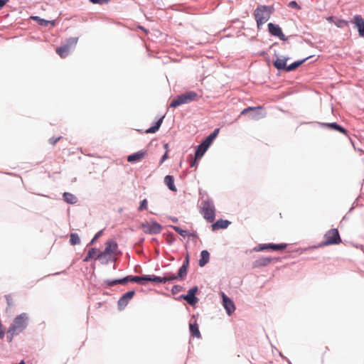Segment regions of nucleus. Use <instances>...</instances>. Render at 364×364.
Returning <instances> with one entry per match:
<instances>
[{
	"label": "nucleus",
	"mask_w": 364,
	"mask_h": 364,
	"mask_svg": "<svg viewBox=\"0 0 364 364\" xmlns=\"http://www.w3.org/2000/svg\"><path fill=\"white\" fill-rule=\"evenodd\" d=\"M341 242L338 230L333 228L326 232L324 235V241L322 242L323 246L331 245H338Z\"/></svg>",
	"instance_id": "6"
},
{
	"label": "nucleus",
	"mask_w": 364,
	"mask_h": 364,
	"mask_svg": "<svg viewBox=\"0 0 364 364\" xmlns=\"http://www.w3.org/2000/svg\"><path fill=\"white\" fill-rule=\"evenodd\" d=\"M168 158V152L166 151L165 154L161 159L160 164H162L166 159Z\"/></svg>",
	"instance_id": "43"
},
{
	"label": "nucleus",
	"mask_w": 364,
	"mask_h": 364,
	"mask_svg": "<svg viewBox=\"0 0 364 364\" xmlns=\"http://www.w3.org/2000/svg\"><path fill=\"white\" fill-rule=\"evenodd\" d=\"M287 245L285 243L282 244H259L253 250L255 252H260L266 250L271 249L274 251L283 250L287 247Z\"/></svg>",
	"instance_id": "10"
},
{
	"label": "nucleus",
	"mask_w": 364,
	"mask_h": 364,
	"mask_svg": "<svg viewBox=\"0 0 364 364\" xmlns=\"http://www.w3.org/2000/svg\"><path fill=\"white\" fill-rule=\"evenodd\" d=\"M99 252V250L96 248H91L89 250L86 257L84 259V262H88L91 259L94 258L95 255Z\"/></svg>",
	"instance_id": "29"
},
{
	"label": "nucleus",
	"mask_w": 364,
	"mask_h": 364,
	"mask_svg": "<svg viewBox=\"0 0 364 364\" xmlns=\"http://www.w3.org/2000/svg\"><path fill=\"white\" fill-rule=\"evenodd\" d=\"M61 139V136L58 137H52L49 139L50 144L52 145H55L60 139Z\"/></svg>",
	"instance_id": "39"
},
{
	"label": "nucleus",
	"mask_w": 364,
	"mask_h": 364,
	"mask_svg": "<svg viewBox=\"0 0 364 364\" xmlns=\"http://www.w3.org/2000/svg\"><path fill=\"white\" fill-rule=\"evenodd\" d=\"M90 1L92 4H107L109 2V0H90Z\"/></svg>",
	"instance_id": "37"
},
{
	"label": "nucleus",
	"mask_w": 364,
	"mask_h": 364,
	"mask_svg": "<svg viewBox=\"0 0 364 364\" xmlns=\"http://www.w3.org/2000/svg\"><path fill=\"white\" fill-rule=\"evenodd\" d=\"M202 214L205 219L209 223H212L215 220V208L213 203L210 200H204L202 203Z\"/></svg>",
	"instance_id": "5"
},
{
	"label": "nucleus",
	"mask_w": 364,
	"mask_h": 364,
	"mask_svg": "<svg viewBox=\"0 0 364 364\" xmlns=\"http://www.w3.org/2000/svg\"><path fill=\"white\" fill-rule=\"evenodd\" d=\"M209 252L207 250H203L200 253V259L199 260V265L200 267L205 266L209 261Z\"/></svg>",
	"instance_id": "25"
},
{
	"label": "nucleus",
	"mask_w": 364,
	"mask_h": 364,
	"mask_svg": "<svg viewBox=\"0 0 364 364\" xmlns=\"http://www.w3.org/2000/svg\"><path fill=\"white\" fill-rule=\"evenodd\" d=\"M173 229L180 234L181 236L185 237L187 235V231L182 230L181 228L178 226H172Z\"/></svg>",
	"instance_id": "36"
},
{
	"label": "nucleus",
	"mask_w": 364,
	"mask_h": 364,
	"mask_svg": "<svg viewBox=\"0 0 364 364\" xmlns=\"http://www.w3.org/2000/svg\"><path fill=\"white\" fill-rule=\"evenodd\" d=\"M162 121H163V118L159 119L156 122V124L154 126L150 127L149 129H148L146 131V133H155L156 131L159 130V127H161Z\"/></svg>",
	"instance_id": "30"
},
{
	"label": "nucleus",
	"mask_w": 364,
	"mask_h": 364,
	"mask_svg": "<svg viewBox=\"0 0 364 364\" xmlns=\"http://www.w3.org/2000/svg\"><path fill=\"white\" fill-rule=\"evenodd\" d=\"M287 60V58H277L274 62V66L278 70H286V68H287V66L286 65Z\"/></svg>",
	"instance_id": "22"
},
{
	"label": "nucleus",
	"mask_w": 364,
	"mask_h": 364,
	"mask_svg": "<svg viewBox=\"0 0 364 364\" xmlns=\"http://www.w3.org/2000/svg\"><path fill=\"white\" fill-rule=\"evenodd\" d=\"M4 336V332L2 331L1 330L0 331V338H3Z\"/></svg>",
	"instance_id": "48"
},
{
	"label": "nucleus",
	"mask_w": 364,
	"mask_h": 364,
	"mask_svg": "<svg viewBox=\"0 0 364 364\" xmlns=\"http://www.w3.org/2000/svg\"><path fill=\"white\" fill-rule=\"evenodd\" d=\"M196 161H197V160H196V159H194V161H192V163H191V166L192 167L196 166V164H197V162H196Z\"/></svg>",
	"instance_id": "46"
},
{
	"label": "nucleus",
	"mask_w": 364,
	"mask_h": 364,
	"mask_svg": "<svg viewBox=\"0 0 364 364\" xmlns=\"http://www.w3.org/2000/svg\"><path fill=\"white\" fill-rule=\"evenodd\" d=\"M215 139L210 134L202 142L206 147H209Z\"/></svg>",
	"instance_id": "34"
},
{
	"label": "nucleus",
	"mask_w": 364,
	"mask_h": 364,
	"mask_svg": "<svg viewBox=\"0 0 364 364\" xmlns=\"http://www.w3.org/2000/svg\"><path fill=\"white\" fill-rule=\"evenodd\" d=\"M198 291V287H194L190 289L188 291L187 295L182 296V297L191 305H194L197 303L198 299L195 296L196 293Z\"/></svg>",
	"instance_id": "15"
},
{
	"label": "nucleus",
	"mask_w": 364,
	"mask_h": 364,
	"mask_svg": "<svg viewBox=\"0 0 364 364\" xmlns=\"http://www.w3.org/2000/svg\"><path fill=\"white\" fill-rule=\"evenodd\" d=\"M102 230L99 231L94 237V240H97L102 235Z\"/></svg>",
	"instance_id": "44"
},
{
	"label": "nucleus",
	"mask_w": 364,
	"mask_h": 364,
	"mask_svg": "<svg viewBox=\"0 0 364 364\" xmlns=\"http://www.w3.org/2000/svg\"><path fill=\"white\" fill-rule=\"evenodd\" d=\"M272 260V259L271 257H259L252 262V268L255 269L266 267L271 263Z\"/></svg>",
	"instance_id": "17"
},
{
	"label": "nucleus",
	"mask_w": 364,
	"mask_h": 364,
	"mask_svg": "<svg viewBox=\"0 0 364 364\" xmlns=\"http://www.w3.org/2000/svg\"><path fill=\"white\" fill-rule=\"evenodd\" d=\"M263 107L262 106L257 107H248L244 109L241 112L240 115H245L250 112H251L250 117L253 120H258L259 119L264 118L266 117V112L263 111Z\"/></svg>",
	"instance_id": "7"
},
{
	"label": "nucleus",
	"mask_w": 364,
	"mask_h": 364,
	"mask_svg": "<svg viewBox=\"0 0 364 364\" xmlns=\"http://www.w3.org/2000/svg\"><path fill=\"white\" fill-rule=\"evenodd\" d=\"M188 264H189V255L187 254L183 265L186 266V267H188Z\"/></svg>",
	"instance_id": "41"
},
{
	"label": "nucleus",
	"mask_w": 364,
	"mask_h": 364,
	"mask_svg": "<svg viewBox=\"0 0 364 364\" xmlns=\"http://www.w3.org/2000/svg\"><path fill=\"white\" fill-rule=\"evenodd\" d=\"M268 28L269 33L274 36L279 37L280 39H284V35L283 34L282 29L278 25L273 24L269 23L268 24Z\"/></svg>",
	"instance_id": "18"
},
{
	"label": "nucleus",
	"mask_w": 364,
	"mask_h": 364,
	"mask_svg": "<svg viewBox=\"0 0 364 364\" xmlns=\"http://www.w3.org/2000/svg\"><path fill=\"white\" fill-rule=\"evenodd\" d=\"M164 183L168 187V188L172 191H176L177 188L174 185V179L172 176H166L164 178Z\"/></svg>",
	"instance_id": "23"
},
{
	"label": "nucleus",
	"mask_w": 364,
	"mask_h": 364,
	"mask_svg": "<svg viewBox=\"0 0 364 364\" xmlns=\"http://www.w3.org/2000/svg\"><path fill=\"white\" fill-rule=\"evenodd\" d=\"M289 6L298 10L301 9L300 6H299V4L295 1H290L289 3Z\"/></svg>",
	"instance_id": "38"
},
{
	"label": "nucleus",
	"mask_w": 364,
	"mask_h": 364,
	"mask_svg": "<svg viewBox=\"0 0 364 364\" xmlns=\"http://www.w3.org/2000/svg\"><path fill=\"white\" fill-rule=\"evenodd\" d=\"M77 41V38H68L65 45L56 48V53L60 56V58H66L68 55L70 49L76 46Z\"/></svg>",
	"instance_id": "8"
},
{
	"label": "nucleus",
	"mask_w": 364,
	"mask_h": 364,
	"mask_svg": "<svg viewBox=\"0 0 364 364\" xmlns=\"http://www.w3.org/2000/svg\"><path fill=\"white\" fill-rule=\"evenodd\" d=\"M63 199L65 202L70 204H75L77 201V198L75 196L67 192L63 193Z\"/></svg>",
	"instance_id": "27"
},
{
	"label": "nucleus",
	"mask_w": 364,
	"mask_h": 364,
	"mask_svg": "<svg viewBox=\"0 0 364 364\" xmlns=\"http://www.w3.org/2000/svg\"><path fill=\"white\" fill-rule=\"evenodd\" d=\"M219 132H220V129L219 128H217L215 129L213 133L210 134V135L213 137V139H215L217 137V136L219 134Z\"/></svg>",
	"instance_id": "40"
},
{
	"label": "nucleus",
	"mask_w": 364,
	"mask_h": 364,
	"mask_svg": "<svg viewBox=\"0 0 364 364\" xmlns=\"http://www.w3.org/2000/svg\"><path fill=\"white\" fill-rule=\"evenodd\" d=\"M164 149H166V151H167V152H168V144H165L164 145Z\"/></svg>",
	"instance_id": "47"
},
{
	"label": "nucleus",
	"mask_w": 364,
	"mask_h": 364,
	"mask_svg": "<svg viewBox=\"0 0 364 364\" xmlns=\"http://www.w3.org/2000/svg\"><path fill=\"white\" fill-rule=\"evenodd\" d=\"M287 245L285 243L282 244H259L253 250L255 252H260L266 250L271 249L274 251L283 250L287 247Z\"/></svg>",
	"instance_id": "11"
},
{
	"label": "nucleus",
	"mask_w": 364,
	"mask_h": 364,
	"mask_svg": "<svg viewBox=\"0 0 364 364\" xmlns=\"http://www.w3.org/2000/svg\"><path fill=\"white\" fill-rule=\"evenodd\" d=\"M117 249V244L113 240H109L106 242V246L103 252H100L96 259H104L107 257H110Z\"/></svg>",
	"instance_id": "9"
},
{
	"label": "nucleus",
	"mask_w": 364,
	"mask_h": 364,
	"mask_svg": "<svg viewBox=\"0 0 364 364\" xmlns=\"http://www.w3.org/2000/svg\"><path fill=\"white\" fill-rule=\"evenodd\" d=\"M148 208V202H147V200L146 199H144L141 203H140V205L138 208V210L139 211H142V210H147Z\"/></svg>",
	"instance_id": "35"
},
{
	"label": "nucleus",
	"mask_w": 364,
	"mask_h": 364,
	"mask_svg": "<svg viewBox=\"0 0 364 364\" xmlns=\"http://www.w3.org/2000/svg\"><path fill=\"white\" fill-rule=\"evenodd\" d=\"M354 20L360 36H364V19L360 16H355Z\"/></svg>",
	"instance_id": "20"
},
{
	"label": "nucleus",
	"mask_w": 364,
	"mask_h": 364,
	"mask_svg": "<svg viewBox=\"0 0 364 364\" xmlns=\"http://www.w3.org/2000/svg\"><path fill=\"white\" fill-rule=\"evenodd\" d=\"M146 155V151L141 150L136 153H134L133 154H131L128 156L127 161L129 162L133 163L135 161H139L142 160Z\"/></svg>",
	"instance_id": "19"
},
{
	"label": "nucleus",
	"mask_w": 364,
	"mask_h": 364,
	"mask_svg": "<svg viewBox=\"0 0 364 364\" xmlns=\"http://www.w3.org/2000/svg\"><path fill=\"white\" fill-rule=\"evenodd\" d=\"M208 147L204 145V144L201 143L197 148L196 151L195 153L196 160L200 159L203 154L205 153Z\"/></svg>",
	"instance_id": "24"
},
{
	"label": "nucleus",
	"mask_w": 364,
	"mask_h": 364,
	"mask_svg": "<svg viewBox=\"0 0 364 364\" xmlns=\"http://www.w3.org/2000/svg\"><path fill=\"white\" fill-rule=\"evenodd\" d=\"M187 272H188V267L182 265L180 267L177 275L166 274L164 277H163L162 278H169V279H167V282L172 281V280L176 279L178 278H179L181 279H183L187 274Z\"/></svg>",
	"instance_id": "14"
},
{
	"label": "nucleus",
	"mask_w": 364,
	"mask_h": 364,
	"mask_svg": "<svg viewBox=\"0 0 364 364\" xmlns=\"http://www.w3.org/2000/svg\"><path fill=\"white\" fill-rule=\"evenodd\" d=\"M28 320L29 317L26 313H22L14 318L7 331V339L9 342L12 341L15 335L19 334L26 328Z\"/></svg>",
	"instance_id": "2"
},
{
	"label": "nucleus",
	"mask_w": 364,
	"mask_h": 364,
	"mask_svg": "<svg viewBox=\"0 0 364 364\" xmlns=\"http://www.w3.org/2000/svg\"><path fill=\"white\" fill-rule=\"evenodd\" d=\"M223 304L228 315H230L235 310L233 301L224 293H222Z\"/></svg>",
	"instance_id": "13"
},
{
	"label": "nucleus",
	"mask_w": 364,
	"mask_h": 364,
	"mask_svg": "<svg viewBox=\"0 0 364 364\" xmlns=\"http://www.w3.org/2000/svg\"><path fill=\"white\" fill-rule=\"evenodd\" d=\"M95 240H94V238H93V239L91 240V242H90V244H89V245H92Z\"/></svg>",
	"instance_id": "49"
},
{
	"label": "nucleus",
	"mask_w": 364,
	"mask_h": 364,
	"mask_svg": "<svg viewBox=\"0 0 364 364\" xmlns=\"http://www.w3.org/2000/svg\"><path fill=\"white\" fill-rule=\"evenodd\" d=\"M9 0H0V9L3 8Z\"/></svg>",
	"instance_id": "42"
},
{
	"label": "nucleus",
	"mask_w": 364,
	"mask_h": 364,
	"mask_svg": "<svg viewBox=\"0 0 364 364\" xmlns=\"http://www.w3.org/2000/svg\"><path fill=\"white\" fill-rule=\"evenodd\" d=\"M326 126L327 127H329V128H331V129H333L336 131H338L341 133H343V134H346V129L341 127L340 125H338V124L336 123H329V124H326Z\"/></svg>",
	"instance_id": "31"
},
{
	"label": "nucleus",
	"mask_w": 364,
	"mask_h": 364,
	"mask_svg": "<svg viewBox=\"0 0 364 364\" xmlns=\"http://www.w3.org/2000/svg\"><path fill=\"white\" fill-rule=\"evenodd\" d=\"M142 228L144 231L148 234H158L162 230L161 225L156 222L143 224Z\"/></svg>",
	"instance_id": "12"
},
{
	"label": "nucleus",
	"mask_w": 364,
	"mask_h": 364,
	"mask_svg": "<svg viewBox=\"0 0 364 364\" xmlns=\"http://www.w3.org/2000/svg\"><path fill=\"white\" fill-rule=\"evenodd\" d=\"M135 294L134 291H129L125 293L118 301V306L119 309H124L129 301L133 298Z\"/></svg>",
	"instance_id": "16"
},
{
	"label": "nucleus",
	"mask_w": 364,
	"mask_h": 364,
	"mask_svg": "<svg viewBox=\"0 0 364 364\" xmlns=\"http://www.w3.org/2000/svg\"><path fill=\"white\" fill-rule=\"evenodd\" d=\"M169 278H161L154 275H145L142 277L139 276H127L123 279L107 280L106 283L109 287H113L116 284H124L127 282H136L139 284H144L145 282H154L156 283H166Z\"/></svg>",
	"instance_id": "1"
},
{
	"label": "nucleus",
	"mask_w": 364,
	"mask_h": 364,
	"mask_svg": "<svg viewBox=\"0 0 364 364\" xmlns=\"http://www.w3.org/2000/svg\"><path fill=\"white\" fill-rule=\"evenodd\" d=\"M309 58V57H307V58H306L305 59H304L302 60L296 61V62L291 63V65L287 66V68H286V70L287 71H291V70H294L296 69L299 66H300Z\"/></svg>",
	"instance_id": "28"
},
{
	"label": "nucleus",
	"mask_w": 364,
	"mask_h": 364,
	"mask_svg": "<svg viewBox=\"0 0 364 364\" xmlns=\"http://www.w3.org/2000/svg\"><path fill=\"white\" fill-rule=\"evenodd\" d=\"M189 329H190L191 334L193 336L197 337L198 338L201 337L200 331L198 329V326L196 323V322H195L194 323H190Z\"/></svg>",
	"instance_id": "26"
},
{
	"label": "nucleus",
	"mask_w": 364,
	"mask_h": 364,
	"mask_svg": "<svg viewBox=\"0 0 364 364\" xmlns=\"http://www.w3.org/2000/svg\"><path fill=\"white\" fill-rule=\"evenodd\" d=\"M70 243L72 245H79L80 243V239L77 233H71L70 236Z\"/></svg>",
	"instance_id": "32"
},
{
	"label": "nucleus",
	"mask_w": 364,
	"mask_h": 364,
	"mask_svg": "<svg viewBox=\"0 0 364 364\" xmlns=\"http://www.w3.org/2000/svg\"><path fill=\"white\" fill-rule=\"evenodd\" d=\"M31 18L36 21H37L41 26H47L49 23L48 21L42 19L38 16H32Z\"/></svg>",
	"instance_id": "33"
},
{
	"label": "nucleus",
	"mask_w": 364,
	"mask_h": 364,
	"mask_svg": "<svg viewBox=\"0 0 364 364\" xmlns=\"http://www.w3.org/2000/svg\"><path fill=\"white\" fill-rule=\"evenodd\" d=\"M271 8L267 6H259L254 12V16L257 21V27L264 24L270 18Z\"/></svg>",
	"instance_id": "3"
},
{
	"label": "nucleus",
	"mask_w": 364,
	"mask_h": 364,
	"mask_svg": "<svg viewBox=\"0 0 364 364\" xmlns=\"http://www.w3.org/2000/svg\"><path fill=\"white\" fill-rule=\"evenodd\" d=\"M230 222L227 220H219L212 225V230L213 231L219 229H225L228 227Z\"/></svg>",
	"instance_id": "21"
},
{
	"label": "nucleus",
	"mask_w": 364,
	"mask_h": 364,
	"mask_svg": "<svg viewBox=\"0 0 364 364\" xmlns=\"http://www.w3.org/2000/svg\"><path fill=\"white\" fill-rule=\"evenodd\" d=\"M198 99V94L194 91L186 92L184 94L177 96L171 104L170 107L176 108L181 105L188 104Z\"/></svg>",
	"instance_id": "4"
},
{
	"label": "nucleus",
	"mask_w": 364,
	"mask_h": 364,
	"mask_svg": "<svg viewBox=\"0 0 364 364\" xmlns=\"http://www.w3.org/2000/svg\"><path fill=\"white\" fill-rule=\"evenodd\" d=\"M6 298L8 304L11 305V299L10 296H6Z\"/></svg>",
	"instance_id": "45"
}]
</instances>
